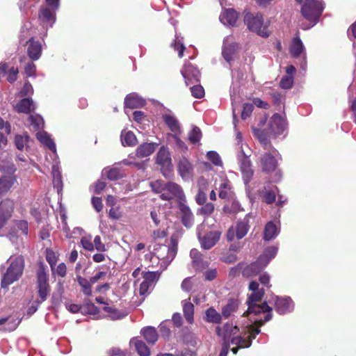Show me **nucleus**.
<instances>
[{
	"instance_id": "39",
	"label": "nucleus",
	"mask_w": 356,
	"mask_h": 356,
	"mask_svg": "<svg viewBox=\"0 0 356 356\" xmlns=\"http://www.w3.org/2000/svg\"><path fill=\"white\" fill-rule=\"evenodd\" d=\"M277 235V227L273 222H268L264 228V239L270 241Z\"/></svg>"
},
{
	"instance_id": "46",
	"label": "nucleus",
	"mask_w": 356,
	"mask_h": 356,
	"mask_svg": "<svg viewBox=\"0 0 356 356\" xmlns=\"http://www.w3.org/2000/svg\"><path fill=\"white\" fill-rule=\"evenodd\" d=\"M164 122L172 131L177 132L179 131V122L173 116L165 115L164 117Z\"/></svg>"
},
{
	"instance_id": "5",
	"label": "nucleus",
	"mask_w": 356,
	"mask_h": 356,
	"mask_svg": "<svg viewBox=\"0 0 356 356\" xmlns=\"http://www.w3.org/2000/svg\"><path fill=\"white\" fill-rule=\"evenodd\" d=\"M278 152L275 148L267 149L259 157V162L262 172L270 174L276 171L278 166V161L276 156Z\"/></svg>"
},
{
	"instance_id": "28",
	"label": "nucleus",
	"mask_w": 356,
	"mask_h": 356,
	"mask_svg": "<svg viewBox=\"0 0 356 356\" xmlns=\"http://www.w3.org/2000/svg\"><path fill=\"white\" fill-rule=\"evenodd\" d=\"M15 108L18 113L28 114L35 110V106L31 99L24 98L19 102Z\"/></svg>"
},
{
	"instance_id": "27",
	"label": "nucleus",
	"mask_w": 356,
	"mask_h": 356,
	"mask_svg": "<svg viewBox=\"0 0 356 356\" xmlns=\"http://www.w3.org/2000/svg\"><path fill=\"white\" fill-rule=\"evenodd\" d=\"M305 48L302 40L299 36H296L292 39L289 53L293 58H298L303 52Z\"/></svg>"
},
{
	"instance_id": "3",
	"label": "nucleus",
	"mask_w": 356,
	"mask_h": 356,
	"mask_svg": "<svg viewBox=\"0 0 356 356\" xmlns=\"http://www.w3.org/2000/svg\"><path fill=\"white\" fill-rule=\"evenodd\" d=\"M324 6L321 0H305L301 8L302 16L314 25L318 21Z\"/></svg>"
},
{
	"instance_id": "55",
	"label": "nucleus",
	"mask_w": 356,
	"mask_h": 356,
	"mask_svg": "<svg viewBox=\"0 0 356 356\" xmlns=\"http://www.w3.org/2000/svg\"><path fill=\"white\" fill-rule=\"evenodd\" d=\"M99 312V308L93 303L89 302L83 306L82 313H87L90 314H97Z\"/></svg>"
},
{
	"instance_id": "12",
	"label": "nucleus",
	"mask_w": 356,
	"mask_h": 356,
	"mask_svg": "<svg viewBox=\"0 0 356 356\" xmlns=\"http://www.w3.org/2000/svg\"><path fill=\"white\" fill-rule=\"evenodd\" d=\"M178 209L183 225L186 228L191 227L194 224V216L189 207L185 204V202H180L178 204Z\"/></svg>"
},
{
	"instance_id": "38",
	"label": "nucleus",
	"mask_w": 356,
	"mask_h": 356,
	"mask_svg": "<svg viewBox=\"0 0 356 356\" xmlns=\"http://www.w3.org/2000/svg\"><path fill=\"white\" fill-rule=\"evenodd\" d=\"M249 230V220L244 218L243 220L239 221L236 225V236L237 238L241 239L243 238Z\"/></svg>"
},
{
	"instance_id": "52",
	"label": "nucleus",
	"mask_w": 356,
	"mask_h": 356,
	"mask_svg": "<svg viewBox=\"0 0 356 356\" xmlns=\"http://www.w3.org/2000/svg\"><path fill=\"white\" fill-rule=\"evenodd\" d=\"M215 207L212 203H207L200 209L199 213L205 216H210L214 211Z\"/></svg>"
},
{
	"instance_id": "47",
	"label": "nucleus",
	"mask_w": 356,
	"mask_h": 356,
	"mask_svg": "<svg viewBox=\"0 0 356 356\" xmlns=\"http://www.w3.org/2000/svg\"><path fill=\"white\" fill-rule=\"evenodd\" d=\"M209 263L208 261L204 260L203 257L198 259L197 260H194L192 263L193 268L197 271H203L209 266Z\"/></svg>"
},
{
	"instance_id": "26",
	"label": "nucleus",
	"mask_w": 356,
	"mask_h": 356,
	"mask_svg": "<svg viewBox=\"0 0 356 356\" xmlns=\"http://www.w3.org/2000/svg\"><path fill=\"white\" fill-rule=\"evenodd\" d=\"M146 341L150 345H154L158 340L159 334L155 327L147 326L140 330Z\"/></svg>"
},
{
	"instance_id": "25",
	"label": "nucleus",
	"mask_w": 356,
	"mask_h": 356,
	"mask_svg": "<svg viewBox=\"0 0 356 356\" xmlns=\"http://www.w3.org/2000/svg\"><path fill=\"white\" fill-rule=\"evenodd\" d=\"M183 307L184 316L186 322L189 324L194 323V312L195 307L192 302H190V298L184 300L181 302Z\"/></svg>"
},
{
	"instance_id": "13",
	"label": "nucleus",
	"mask_w": 356,
	"mask_h": 356,
	"mask_svg": "<svg viewBox=\"0 0 356 356\" xmlns=\"http://www.w3.org/2000/svg\"><path fill=\"white\" fill-rule=\"evenodd\" d=\"M156 163L161 166V170H168L172 167V159L168 148L162 146L156 154Z\"/></svg>"
},
{
	"instance_id": "41",
	"label": "nucleus",
	"mask_w": 356,
	"mask_h": 356,
	"mask_svg": "<svg viewBox=\"0 0 356 356\" xmlns=\"http://www.w3.org/2000/svg\"><path fill=\"white\" fill-rule=\"evenodd\" d=\"M106 177L111 181L118 180L124 177L122 171L117 168H110L105 169Z\"/></svg>"
},
{
	"instance_id": "24",
	"label": "nucleus",
	"mask_w": 356,
	"mask_h": 356,
	"mask_svg": "<svg viewBox=\"0 0 356 356\" xmlns=\"http://www.w3.org/2000/svg\"><path fill=\"white\" fill-rule=\"evenodd\" d=\"M156 145L154 143H143L136 149V155L138 158L147 157L155 151Z\"/></svg>"
},
{
	"instance_id": "22",
	"label": "nucleus",
	"mask_w": 356,
	"mask_h": 356,
	"mask_svg": "<svg viewBox=\"0 0 356 356\" xmlns=\"http://www.w3.org/2000/svg\"><path fill=\"white\" fill-rule=\"evenodd\" d=\"M292 307L293 301L290 298L276 297L275 301V309L279 314H284L287 312H291Z\"/></svg>"
},
{
	"instance_id": "14",
	"label": "nucleus",
	"mask_w": 356,
	"mask_h": 356,
	"mask_svg": "<svg viewBox=\"0 0 356 356\" xmlns=\"http://www.w3.org/2000/svg\"><path fill=\"white\" fill-rule=\"evenodd\" d=\"M259 283L254 280L250 282L248 289L252 293L248 296L247 304L260 302L265 294V291L263 288H259Z\"/></svg>"
},
{
	"instance_id": "6",
	"label": "nucleus",
	"mask_w": 356,
	"mask_h": 356,
	"mask_svg": "<svg viewBox=\"0 0 356 356\" xmlns=\"http://www.w3.org/2000/svg\"><path fill=\"white\" fill-rule=\"evenodd\" d=\"M164 192L160 195L163 200L170 201L176 198L178 204L180 202H186V196L182 188L177 183L168 181L163 186Z\"/></svg>"
},
{
	"instance_id": "53",
	"label": "nucleus",
	"mask_w": 356,
	"mask_h": 356,
	"mask_svg": "<svg viewBox=\"0 0 356 356\" xmlns=\"http://www.w3.org/2000/svg\"><path fill=\"white\" fill-rule=\"evenodd\" d=\"M254 109V104L250 103H245L243 106V111L241 113V118L243 120H246L249 118Z\"/></svg>"
},
{
	"instance_id": "62",
	"label": "nucleus",
	"mask_w": 356,
	"mask_h": 356,
	"mask_svg": "<svg viewBox=\"0 0 356 356\" xmlns=\"http://www.w3.org/2000/svg\"><path fill=\"white\" fill-rule=\"evenodd\" d=\"M92 204L97 212H100L103 209V204L101 197H93L92 198Z\"/></svg>"
},
{
	"instance_id": "32",
	"label": "nucleus",
	"mask_w": 356,
	"mask_h": 356,
	"mask_svg": "<svg viewBox=\"0 0 356 356\" xmlns=\"http://www.w3.org/2000/svg\"><path fill=\"white\" fill-rule=\"evenodd\" d=\"M222 315L220 314L214 308L209 307L205 312V321L219 324L221 323Z\"/></svg>"
},
{
	"instance_id": "54",
	"label": "nucleus",
	"mask_w": 356,
	"mask_h": 356,
	"mask_svg": "<svg viewBox=\"0 0 356 356\" xmlns=\"http://www.w3.org/2000/svg\"><path fill=\"white\" fill-rule=\"evenodd\" d=\"M40 140L44 144L51 150L56 149V145L53 140L47 134L41 135L39 138Z\"/></svg>"
},
{
	"instance_id": "60",
	"label": "nucleus",
	"mask_w": 356,
	"mask_h": 356,
	"mask_svg": "<svg viewBox=\"0 0 356 356\" xmlns=\"http://www.w3.org/2000/svg\"><path fill=\"white\" fill-rule=\"evenodd\" d=\"M152 189L154 192L156 193H162L164 192L163 186L161 181L156 180L154 182H152L150 184Z\"/></svg>"
},
{
	"instance_id": "44",
	"label": "nucleus",
	"mask_w": 356,
	"mask_h": 356,
	"mask_svg": "<svg viewBox=\"0 0 356 356\" xmlns=\"http://www.w3.org/2000/svg\"><path fill=\"white\" fill-rule=\"evenodd\" d=\"M202 134L200 129L197 127H194L192 130L188 133V140L191 143L196 144L199 143L202 138Z\"/></svg>"
},
{
	"instance_id": "33",
	"label": "nucleus",
	"mask_w": 356,
	"mask_h": 356,
	"mask_svg": "<svg viewBox=\"0 0 356 356\" xmlns=\"http://www.w3.org/2000/svg\"><path fill=\"white\" fill-rule=\"evenodd\" d=\"M238 307V302L236 300L229 299L228 302L222 309V316L227 318L231 314L236 312Z\"/></svg>"
},
{
	"instance_id": "43",
	"label": "nucleus",
	"mask_w": 356,
	"mask_h": 356,
	"mask_svg": "<svg viewBox=\"0 0 356 356\" xmlns=\"http://www.w3.org/2000/svg\"><path fill=\"white\" fill-rule=\"evenodd\" d=\"M276 190H277V187H275V189L264 188L263 195L264 202L268 204L273 203L276 199Z\"/></svg>"
},
{
	"instance_id": "1",
	"label": "nucleus",
	"mask_w": 356,
	"mask_h": 356,
	"mask_svg": "<svg viewBox=\"0 0 356 356\" xmlns=\"http://www.w3.org/2000/svg\"><path fill=\"white\" fill-rule=\"evenodd\" d=\"M10 264L1 280V287L6 288L14 282L17 281L22 275L24 269V259L18 255L14 259L10 258Z\"/></svg>"
},
{
	"instance_id": "23",
	"label": "nucleus",
	"mask_w": 356,
	"mask_h": 356,
	"mask_svg": "<svg viewBox=\"0 0 356 356\" xmlns=\"http://www.w3.org/2000/svg\"><path fill=\"white\" fill-rule=\"evenodd\" d=\"M145 105V100L136 94H129L124 99V106L129 108H141Z\"/></svg>"
},
{
	"instance_id": "42",
	"label": "nucleus",
	"mask_w": 356,
	"mask_h": 356,
	"mask_svg": "<svg viewBox=\"0 0 356 356\" xmlns=\"http://www.w3.org/2000/svg\"><path fill=\"white\" fill-rule=\"evenodd\" d=\"M229 343L236 345L240 348H249L252 345V339H245L241 336H236L235 338H232Z\"/></svg>"
},
{
	"instance_id": "40",
	"label": "nucleus",
	"mask_w": 356,
	"mask_h": 356,
	"mask_svg": "<svg viewBox=\"0 0 356 356\" xmlns=\"http://www.w3.org/2000/svg\"><path fill=\"white\" fill-rule=\"evenodd\" d=\"M255 134L261 144L263 145L264 149L267 150L272 148H275L270 143V141L269 140L267 135L264 131L257 130Z\"/></svg>"
},
{
	"instance_id": "2",
	"label": "nucleus",
	"mask_w": 356,
	"mask_h": 356,
	"mask_svg": "<svg viewBox=\"0 0 356 356\" xmlns=\"http://www.w3.org/2000/svg\"><path fill=\"white\" fill-rule=\"evenodd\" d=\"M244 22L250 31L257 33L259 36L262 38L270 36V33L268 29V24H264V17L261 13L254 15L248 13L244 17Z\"/></svg>"
},
{
	"instance_id": "17",
	"label": "nucleus",
	"mask_w": 356,
	"mask_h": 356,
	"mask_svg": "<svg viewBox=\"0 0 356 356\" xmlns=\"http://www.w3.org/2000/svg\"><path fill=\"white\" fill-rule=\"evenodd\" d=\"M240 170L243 175V179L245 184H248L254 175V170L252 168V163L249 158L246 156H243L241 159Z\"/></svg>"
},
{
	"instance_id": "30",
	"label": "nucleus",
	"mask_w": 356,
	"mask_h": 356,
	"mask_svg": "<svg viewBox=\"0 0 356 356\" xmlns=\"http://www.w3.org/2000/svg\"><path fill=\"white\" fill-rule=\"evenodd\" d=\"M238 49V44L236 42H232L225 44L222 49V56L227 62L233 60L234 56L236 54Z\"/></svg>"
},
{
	"instance_id": "58",
	"label": "nucleus",
	"mask_w": 356,
	"mask_h": 356,
	"mask_svg": "<svg viewBox=\"0 0 356 356\" xmlns=\"http://www.w3.org/2000/svg\"><path fill=\"white\" fill-rule=\"evenodd\" d=\"M94 248L99 251V252H104L106 251V246L102 242L101 237L99 236H96L94 238Z\"/></svg>"
},
{
	"instance_id": "45",
	"label": "nucleus",
	"mask_w": 356,
	"mask_h": 356,
	"mask_svg": "<svg viewBox=\"0 0 356 356\" xmlns=\"http://www.w3.org/2000/svg\"><path fill=\"white\" fill-rule=\"evenodd\" d=\"M29 138L30 137L27 134H24V135H16L15 136V144L16 147L19 150H22L28 143Z\"/></svg>"
},
{
	"instance_id": "29",
	"label": "nucleus",
	"mask_w": 356,
	"mask_h": 356,
	"mask_svg": "<svg viewBox=\"0 0 356 356\" xmlns=\"http://www.w3.org/2000/svg\"><path fill=\"white\" fill-rule=\"evenodd\" d=\"M198 184L200 186V188L195 197V201L197 204L203 205L206 203L207 201V195L204 192V190L207 189V181L203 177L199 179Z\"/></svg>"
},
{
	"instance_id": "9",
	"label": "nucleus",
	"mask_w": 356,
	"mask_h": 356,
	"mask_svg": "<svg viewBox=\"0 0 356 356\" xmlns=\"http://www.w3.org/2000/svg\"><path fill=\"white\" fill-rule=\"evenodd\" d=\"M181 73L187 86L200 82V72L196 67L190 63L184 64Z\"/></svg>"
},
{
	"instance_id": "49",
	"label": "nucleus",
	"mask_w": 356,
	"mask_h": 356,
	"mask_svg": "<svg viewBox=\"0 0 356 356\" xmlns=\"http://www.w3.org/2000/svg\"><path fill=\"white\" fill-rule=\"evenodd\" d=\"M191 92L193 97L197 99H200L204 95V89L199 84L192 86L191 88Z\"/></svg>"
},
{
	"instance_id": "15",
	"label": "nucleus",
	"mask_w": 356,
	"mask_h": 356,
	"mask_svg": "<svg viewBox=\"0 0 356 356\" xmlns=\"http://www.w3.org/2000/svg\"><path fill=\"white\" fill-rule=\"evenodd\" d=\"M223 333L222 332V328L217 327L216 328V332L217 335L222 336L224 341H231L232 338H235L239 329L237 326H234L232 323H227L223 326Z\"/></svg>"
},
{
	"instance_id": "11",
	"label": "nucleus",
	"mask_w": 356,
	"mask_h": 356,
	"mask_svg": "<svg viewBox=\"0 0 356 356\" xmlns=\"http://www.w3.org/2000/svg\"><path fill=\"white\" fill-rule=\"evenodd\" d=\"M14 202L8 198L0 202V229L6 224V221L12 216L14 211Z\"/></svg>"
},
{
	"instance_id": "16",
	"label": "nucleus",
	"mask_w": 356,
	"mask_h": 356,
	"mask_svg": "<svg viewBox=\"0 0 356 356\" xmlns=\"http://www.w3.org/2000/svg\"><path fill=\"white\" fill-rule=\"evenodd\" d=\"M177 171L182 179H187L193 175V167L186 157L181 156L179 159Z\"/></svg>"
},
{
	"instance_id": "61",
	"label": "nucleus",
	"mask_w": 356,
	"mask_h": 356,
	"mask_svg": "<svg viewBox=\"0 0 356 356\" xmlns=\"http://www.w3.org/2000/svg\"><path fill=\"white\" fill-rule=\"evenodd\" d=\"M106 184L102 180H97L93 185L94 193L96 194H100L105 188Z\"/></svg>"
},
{
	"instance_id": "48",
	"label": "nucleus",
	"mask_w": 356,
	"mask_h": 356,
	"mask_svg": "<svg viewBox=\"0 0 356 356\" xmlns=\"http://www.w3.org/2000/svg\"><path fill=\"white\" fill-rule=\"evenodd\" d=\"M160 276V273L158 271L156 272H145L143 273V279L145 282L152 285L154 282H156Z\"/></svg>"
},
{
	"instance_id": "51",
	"label": "nucleus",
	"mask_w": 356,
	"mask_h": 356,
	"mask_svg": "<svg viewBox=\"0 0 356 356\" xmlns=\"http://www.w3.org/2000/svg\"><path fill=\"white\" fill-rule=\"evenodd\" d=\"M293 85V76H284L281 79L280 86L283 89H289Z\"/></svg>"
},
{
	"instance_id": "56",
	"label": "nucleus",
	"mask_w": 356,
	"mask_h": 356,
	"mask_svg": "<svg viewBox=\"0 0 356 356\" xmlns=\"http://www.w3.org/2000/svg\"><path fill=\"white\" fill-rule=\"evenodd\" d=\"M207 159L215 165H219L222 163L219 154L215 151H209L207 154Z\"/></svg>"
},
{
	"instance_id": "31",
	"label": "nucleus",
	"mask_w": 356,
	"mask_h": 356,
	"mask_svg": "<svg viewBox=\"0 0 356 356\" xmlns=\"http://www.w3.org/2000/svg\"><path fill=\"white\" fill-rule=\"evenodd\" d=\"M171 246L168 247L165 245H161L160 249L167 254V261H172L175 257L177 252V241L176 239L171 238Z\"/></svg>"
},
{
	"instance_id": "21",
	"label": "nucleus",
	"mask_w": 356,
	"mask_h": 356,
	"mask_svg": "<svg viewBox=\"0 0 356 356\" xmlns=\"http://www.w3.org/2000/svg\"><path fill=\"white\" fill-rule=\"evenodd\" d=\"M269 126L275 134H282L285 129L286 122L280 114L275 113L269 122Z\"/></svg>"
},
{
	"instance_id": "18",
	"label": "nucleus",
	"mask_w": 356,
	"mask_h": 356,
	"mask_svg": "<svg viewBox=\"0 0 356 356\" xmlns=\"http://www.w3.org/2000/svg\"><path fill=\"white\" fill-rule=\"evenodd\" d=\"M57 8H53L47 5L42 6L39 10L38 18L42 23L54 24L56 21V11Z\"/></svg>"
},
{
	"instance_id": "7",
	"label": "nucleus",
	"mask_w": 356,
	"mask_h": 356,
	"mask_svg": "<svg viewBox=\"0 0 356 356\" xmlns=\"http://www.w3.org/2000/svg\"><path fill=\"white\" fill-rule=\"evenodd\" d=\"M248 306L247 312L248 314H259L261 313H267L264 319L255 321V323L258 326H262L265 323L269 321L272 318L273 315L271 312L273 309L267 304L266 302H264L262 303H252L248 305Z\"/></svg>"
},
{
	"instance_id": "10",
	"label": "nucleus",
	"mask_w": 356,
	"mask_h": 356,
	"mask_svg": "<svg viewBox=\"0 0 356 356\" xmlns=\"http://www.w3.org/2000/svg\"><path fill=\"white\" fill-rule=\"evenodd\" d=\"M221 232L220 231H211L203 236L198 233V239L202 248L209 250L213 248L220 240Z\"/></svg>"
},
{
	"instance_id": "4",
	"label": "nucleus",
	"mask_w": 356,
	"mask_h": 356,
	"mask_svg": "<svg viewBox=\"0 0 356 356\" xmlns=\"http://www.w3.org/2000/svg\"><path fill=\"white\" fill-rule=\"evenodd\" d=\"M37 289L38 296L40 300H37L38 305L41 304L47 299L49 295L51 287L49 284L48 275L46 273L45 268L41 266L37 270Z\"/></svg>"
},
{
	"instance_id": "37",
	"label": "nucleus",
	"mask_w": 356,
	"mask_h": 356,
	"mask_svg": "<svg viewBox=\"0 0 356 356\" xmlns=\"http://www.w3.org/2000/svg\"><path fill=\"white\" fill-rule=\"evenodd\" d=\"M120 137L123 146H134L137 143V138L131 131H122Z\"/></svg>"
},
{
	"instance_id": "20",
	"label": "nucleus",
	"mask_w": 356,
	"mask_h": 356,
	"mask_svg": "<svg viewBox=\"0 0 356 356\" xmlns=\"http://www.w3.org/2000/svg\"><path fill=\"white\" fill-rule=\"evenodd\" d=\"M27 55L32 60H37L40 58L42 54V45L39 41H35L31 38L26 42Z\"/></svg>"
},
{
	"instance_id": "64",
	"label": "nucleus",
	"mask_w": 356,
	"mask_h": 356,
	"mask_svg": "<svg viewBox=\"0 0 356 356\" xmlns=\"http://www.w3.org/2000/svg\"><path fill=\"white\" fill-rule=\"evenodd\" d=\"M36 67L33 63H28L24 67L25 74L27 76H32L35 74Z\"/></svg>"
},
{
	"instance_id": "35",
	"label": "nucleus",
	"mask_w": 356,
	"mask_h": 356,
	"mask_svg": "<svg viewBox=\"0 0 356 356\" xmlns=\"http://www.w3.org/2000/svg\"><path fill=\"white\" fill-rule=\"evenodd\" d=\"M15 179L9 176L0 177V196L6 193L13 186Z\"/></svg>"
},
{
	"instance_id": "57",
	"label": "nucleus",
	"mask_w": 356,
	"mask_h": 356,
	"mask_svg": "<svg viewBox=\"0 0 356 356\" xmlns=\"http://www.w3.org/2000/svg\"><path fill=\"white\" fill-rule=\"evenodd\" d=\"M29 120L32 125H33L36 129H39L41 124L43 122V120L40 115H30Z\"/></svg>"
},
{
	"instance_id": "8",
	"label": "nucleus",
	"mask_w": 356,
	"mask_h": 356,
	"mask_svg": "<svg viewBox=\"0 0 356 356\" xmlns=\"http://www.w3.org/2000/svg\"><path fill=\"white\" fill-rule=\"evenodd\" d=\"M270 259H266L265 255L260 256L259 259L246 266L243 271V276L246 277H254L259 275L268 264Z\"/></svg>"
},
{
	"instance_id": "34",
	"label": "nucleus",
	"mask_w": 356,
	"mask_h": 356,
	"mask_svg": "<svg viewBox=\"0 0 356 356\" xmlns=\"http://www.w3.org/2000/svg\"><path fill=\"white\" fill-rule=\"evenodd\" d=\"M76 280L78 284L81 287L82 293L88 297L91 296L92 283L90 282V280H87L86 278H84L81 275H77Z\"/></svg>"
},
{
	"instance_id": "19",
	"label": "nucleus",
	"mask_w": 356,
	"mask_h": 356,
	"mask_svg": "<svg viewBox=\"0 0 356 356\" xmlns=\"http://www.w3.org/2000/svg\"><path fill=\"white\" fill-rule=\"evenodd\" d=\"M219 19L225 25L235 26L238 19V13L233 8L225 9L221 13Z\"/></svg>"
},
{
	"instance_id": "59",
	"label": "nucleus",
	"mask_w": 356,
	"mask_h": 356,
	"mask_svg": "<svg viewBox=\"0 0 356 356\" xmlns=\"http://www.w3.org/2000/svg\"><path fill=\"white\" fill-rule=\"evenodd\" d=\"M81 243L85 250H88V251L94 250L93 243L91 241V240L90 238H88L86 237H83L81 239Z\"/></svg>"
},
{
	"instance_id": "63",
	"label": "nucleus",
	"mask_w": 356,
	"mask_h": 356,
	"mask_svg": "<svg viewBox=\"0 0 356 356\" xmlns=\"http://www.w3.org/2000/svg\"><path fill=\"white\" fill-rule=\"evenodd\" d=\"M172 321L177 327H181L183 325L182 316L180 313H175L172 316Z\"/></svg>"
},
{
	"instance_id": "50",
	"label": "nucleus",
	"mask_w": 356,
	"mask_h": 356,
	"mask_svg": "<svg viewBox=\"0 0 356 356\" xmlns=\"http://www.w3.org/2000/svg\"><path fill=\"white\" fill-rule=\"evenodd\" d=\"M46 259L47 262L49 264L51 268L56 264L58 261V257L56 255V253L50 249H47L46 250Z\"/></svg>"
},
{
	"instance_id": "36",
	"label": "nucleus",
	"mask_w": 356,
	"mask_h": 356,
	"mask_svg": "<svg viewBox=\"0 0 356 356\" xmlns=\"http://www.w3.org/2000/svg\"><path fill=\"white\" fill-rule=\"evenodd\" d=\"M131 343H134L136 350L140 356H149L150 350L145 344V343L138 339H133Z\"/></svg>"
}]
</instances>
